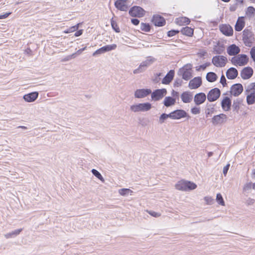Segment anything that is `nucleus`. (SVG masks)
<instances>
[{"label":"nucleus","mask_w":255,"mask_h":255,"mask_svg":"<svg viewBox=\"0 0 255 255\" xmlns=\"http://www.w3.org/2000/svg\"><path fill=\"white\" fill-rule=\"evenodd\" d=\"M197 185L194 183L185 180H181L175 184V188L181 191L191 190L195 189Z\"/></svg>","instance_id":"1"},{"label":"nucleus","mask_w":255,"mask_h":255,"mask_svg":"<svg viewBox=\"0 0 255 255\" xmlns=\"http://www.w3.org/2000/svg\"><path fill=\"white\" fill-rule=\"evenodd\" d=\"M177 74L181 76L182 79L186 81L190 79L192 77V66L191 64H187L182 68L179 69Z\"/></svg>","instance_id":"2"},{"label":"nucleus","mask_w":255,"mask_h":255,"mask_svg":"<svg viewBox=\"0 0 255 255\" xmlns=\"http://www.w3.org/2000/svg\"><path fill=\"white\" fill-rule=\"evenodd\" d=\"M231 61L235 66H243L248 63L249 57L246 54H239L238 56L232 57Z\"/></svg>","instance_id":"3"},{"label":"nucleus","mask_w":255,"mask_h":255,"mask_svg":"<svg viewBox=\"0 0 255 255\" xmlns=\"http://www.w3.org/2000/svg\"><path fill=\"white\" fill-rule=\"evenodd\" d=\"M151 108V104L148 102L137 104L130 107V110L134 113L147 112L149 111Z\"/></svg>","instance_id":"4"},{"label":"nucleus","mask_w":255,"mask_h":255,"mask_svg":"<svg viewBox=\"0 0 255 255\" xmlns=\"http://www.w3.org/2000/svg\"><path fill=\"white\" fill-rule=\"evenodd\" d=\"M129 14L132 17H142L145 13V11L140 6H133L128 11Z\"/></svg>","instance_id":"5"},{"label":"nucleus","mask_w":255,"mask_h":255,"mask_svg":"<svg viewBox=\"0 0 255 255\" xmlns=\"http://www.w3.org/2000/svg\"><path fill=\"white\" fill-rule=\"evenodd\" d=\"M227 61V58L222 55L215 56L212 60V63L217 67H224Z\"/></svg>","instance_id":"6"},{"label":"nucleus","mask_w":255,"mask_h":255,"mask_svg":"<svg viewBox=\"0 0 255 255\" xmlns=\"http://www.w3.org/2000/svg\"><path fill=\"white\" fill-rule=\"evenodd\" d=\"M243 39L247 46H251L253 40H254L252 32L250 30L245 29L243 32Z\"/></svg>","instance_id":"7"},{"label":"nucleus","mask_w":255,"mask_h":255,"mask_svg":"<svg viewBox=\"0 0 255 255\" xmlns=\"http://www.w3.org/2000/svg\"><path fill=\"white\" fill-rule=\"evenodd\" d=\"M171 119L172 120H179L183 118H187L188 119L190 116L187 112L183 110H176L170 113Z\"/></svg>","instance_id":"8"},{"label":"nucleus","mask_w":255,"mask_h":255,"mask_svg":"<svg viewBox=\"0 0 255 255\" xmlns=\"http://www.w3.org/2000/svg\"><path fill=\"white\" fill-rule=\"evenodd\" d=\"M228 117L224 114H220L214 116L212 119V123L214 126L222 125L225 123L227 121Z\"/></svg>","instance_id":"9"},{"label":"nucleus","mask_w":255,"mask_h":255,"mask_svg":"<svg viewBox=\"0 0 255 255\" xmlns=\"http://www.w3.org/2000/svg\"><path fill=\"white\" fill-rule=\"evenodd\" d=\"M221 91L219 89L215 88L211 89L207 95V99L210 102L216 101L220 96Z\"/></svg>","instance_id":"10"},{"label":"nucleus","mask_w":255,"mask_h":255,"mask_svg":"<svg viewBox=\"0 0 255 255\" xmlns=\"http://www.w3.org/2000/svg\"><path fill=\"white\" fill-rule=\"evenodd\" d=\"M167 93L165 89H157L151 93V97L152 100L157 101L162 99Z\"/></svg>","instance_id":"11"},{"label":"nucleus","mask_w":255,"mask_h":255,"mask_svg":"<svg viewBox=\"0 0 255 255\" xmlns=\"http://www.w3.org/2000/svg\"><path fill=\"white\" fill-rule=\"evenodd\" d=\"M128 2V0H117L115 6L119 10L127 11L129 7Z\"/></svg>","instance_id":"12"},{"label":"nucleus","mask_w":255,"mask_h":255,"mask_svg":"<svg viewBox=\"0 0 255 255\" xmlns=\"http://www.w3.org/2000/svg\"><path fill=\"white\" fill-rule=\"evenodd\" d=\"M243 87L241 84H235L231 88V93L235 97L239 96L243 91Z\"/></svg>","instance_id":"13"},{"label":"nucleus","mask_w":255,"mask_h":255,"mask_svg":"<svg viewBox=\"0 0 255 255\" xmlns=\"http://www.w3.org/2000/svg\"><path fill=\"white\" fill-rule=\"evenodd\" d=\"M151 93V90L148 89H137L134 92V97L136 98H143Z\"/></svg>","instance_id":"14"},{"label":"nucleus","mask_w":255,"mask_h":255,"mask_svg":"<svg viewBox=\"0 0 255 255\" xmlns=\"http://www.w3.org/2000/svg\"><path fill=\"white\" fill-rule=\"evenodd\" d=\"M202 85V79L200 77H197L191 80L189 83V87L191 89H196Z\"/></svg>","instance_id":"15"},{"label":"nucleus","mask_w":255,"mask_h":255,"mask_svg":"<svg viewBox=\"0 0 255 255\" xmlns=\"http://www.w3.org/2000/svg\"><path fill=\"white\" fill-rule=\"evenodd\" d=\"M253 70L250 67L244 68L241 72V76L244 80L250 78L253 74Z\"/></svg>","instance_id":"16"},{"label":"nucleus","mask_w":255,"mask_h":255,"mask_svg":"<svg viewBox=\"0 0 255 255\" xmlns=\"http://www.w3.org/2000/svg\"><path fill=\"white\" fill-rule=\"evenodd\" d=\"M219 28L221 32L226 36H230L233 34V29L229 24H222Z\"/></svg>","instance_id":"17"},{"label":"nucleus","mask_w":255,"mask_h":255,"mask_svg":"<svg viewBox=\"0 0 255 255\" xmlns=\"http://www.w3.org/2000/svg\"><path fill=\"white\" fill-rule=\"evenodd\" d=\"M39 93L38 92H33L23 96V98L27 102H33L38 98Z\"/></svg>","instance_id":"18"},{"label":"nucleus","mask_w":255,"mask_h":255,"mask_svg":"<svg viewBox=\"0 0 255 255\" xmlns=\"http://www.w3.org/2000/svg\"><path fill=\"white\" fill-rule=\"evenodd\" d=\"M240 51V48L235 44L230 45L227 49V52L230 56H235L238 54Z\"/></svg>","instance_id":"19"},{"label":"nucleus","mask_w":255,"mask_h":255,"mask_svg":"<svg viewBox=\"0 0 255 255\" xmlns=\"http://www.w3.org/2000/svg\"><path fill=\"white\" fill-rule=\"evenodd\" d=\"M152 22L157 26H163L166 23L164 17L159 15H154L152 19Z\"/></svg>","instance_id":"20"},{"label":"nucleus","mask_w":255,"mask_h":255,"mask_svg":"<svg viewBox=\"0 0 255 255\" xmlns=\"http://www.w3.org/2000/svg\"><path fill=\"white\" fill-rule=\"evenodd\" d=\"M206 96L204 93H199L194 96V101L196 105H200L206 101Z\"/></svg>","instance_id":"21"},{"label":"nucleus","mask_w":255,"mask_h":255,"mask_svg":"<svg viewBox=\"0 0 255 255\" xmlns=\"http://www.w3.org/2000/svg\"><path fill=\"white\" fill-rule=\"evenodd\" d=\"M231 104L232 102L230 98L225 97L221 102V107L224 111H229L231 109Z\"/></svg>","instance_id":"22"},{"label":"nucleus","mask_w":255,"mask_h":255,"mask_svg":"<svg viewBox=\"0 0 255 255\" xmlns=\"http://www.w3.org/2000/svg\"><path fill=\"white\" fill-rule=\"evenodd\" d=\"M238 75L237 70L234 67H231L228 69L226 72V76L228 79L233 80L235 79Z\"/></svg>","instance_id":"23"},{"label":"nucleus","mask_w":255,"mask_h":255,"mask_svg":"<svg viewBox=\"0 0 255 255\" xmlns=\"http://www.w3.org/2000/svg\"><path fill=\"white\" fill-rule=\"evenodd\" d=\"M174 76V71L170 70L162 79V83L163 84H169L173 80Z\"/></svg>","instance_id":"24"},{"label":"nucleus","mask_w":255,"mask_h":255,"mask_svg":"<svg viewBox=\"0 0 255 255\" xmlns=\"http://www.w3.org/2000/svg\"><path fill=\"white\" fill-rule=\"evenodd\" d=\"M192 94L190 92L186 91L184 92L181 95V98L182 102L184 103H189L191 102L192 100Z\"/></svg>","instance_id":"25"},{"label":"nucleus","mask_w":255,"mask_h":255,"mask_svg":"<svg viewBox=\"0 0 255 255\" xmlns=\"http://www.w3.org/2000/svg\"><path fill=\"white\" fill-rule=\"evenodd\" d=\"M245 26V21L243 19V17H240L238 18L236 23L235 26L236 31H241Z\"/></svg>","instance_id":"26"},{"label":"nucleus","mask_w":255,"mask_h":255,"mask_svg":"<svg viewBox=\"0 0 255 255\" xmlns=\"http://www.w3.org/2000/svg\"><path fill=\"white\" fill-rule=\"evenodd\" d=\"M176 102L175 99L171 97H166L165 98L163 104L166 107H169L171 106H173L175 104Z\"/></svg>","instance_id":"27"},{"label":"nucleus","mask_w":255,"mask_h":255,"mask_svg":"<svg viewBox=\"0 0 255 255\" xmlns=\"http://www.w3.org/2000/svg\"><path fill=\"white\" fill-rule=\"evenodd\" d=\"M214 105L212 104H207L205 110L206 117L207 118L213 114L215 112Z\"/></svg>","instance_id":"28"},{"label":"nucleus","mask_w":255,"mask_h":255,"mask_svg":"<svg viewBox=\"0 0 255 255\" xmlns=\"http://www.w3.org/2000/svg\"><path fill=\"white\" fill-rule=\"evenodd\" d=\"M180 31L183 35H185L188 36H192V35L193 34L194 30L193 28H192L191 27L186 26V27H183L181 29Z\"/></svg>","instance_id":"29"},{"label":"nucleus","mask_w":255,"mask_h":255,"mask_svg":"<svg viewBox=\"0 0 255 255\" xmlns=\"http://www.w3.org/2000/svg\"><path fill=\"white\" fill-rule=\"evenodd\" d=\"M217 78L216 74L213 72H209L206 75V79L209 82H215Z\"/></svg>","instance_id":"30"},{"label":"nucleus","mask_w":255,"mask_h":255,"mask_svg":"<svg viewBox=\"0 0 255 255\" xmlns=\"http://www.w3.org/2000/svg\"><path fill=\"white\" fill-rule=\"evenodd\" d=\"M247 103L248 105H253L255 103V94L253 93L247 94Z\"/></svg>","instance_id":"31"},{"label":"nucleus","mask_w":255,"mask_h":255,"mask_svg":"<svg viewBox=\"0 0 255 255\" xmlns=\"http://www.w3.org/2000/svg\"><path fill=\"white\" fill-rule=\"evenodd\" d=\"M176 21L177 24L181 25L183 24H189L190 20L188 18L186 17H182L177 18L176 19Z\"/></svg>","instance_id":"32"},{"label":"nucleus","mask_w":255,"mask_h":255,"mask_svg":"<svg viewBox=\"0 0 255 255\" xmlns=\"http://www.w3.org/2000/svg\"><path fill=\"white\" fill-rule=\"evenodd\" d=\"M246 94L253 93L255 94V82L251 83L247 87L246 91Z\"/></svg>","instance_id":"33"},{"label":"nucleus","mask_w":255,"mask_h":255,"mask_svg":"<svg viewBox=\"0 0 255 255\" xmlns=\"http://www.w3.org/2000/svg\"><path fill=\"white\" fill-rule=\"evenodd\" d=\"M117 46L115 44L111 45H107L102 47V50L104 53L108 52L113 50H115L117 48Z\"/></svg>","instance_id":"34"},{"label":"nucleus","mask_w":255,"mask_h":255,"mask_svg":"<svg viewBox=\"0 0 255 255\" xmlns=\"http://www.w3.org/2000/svg\"><path fill=\"white\" fill-rule=\"evenodd\" d=\"M147 67H145L141 62L139 67L137 69L133 70V73L134 74H139L145 71Z\"/></svg>","instance_id":"35"},{"label":"nucleus","mask_w":255,"mask_h":255,"mask_svg":"<svg viewBox=\"0 0 255 255\" xmlns=\"http://www.w3.org/2000/svg\"><path fill=\"white\" fill-rule=\"evenodd\" d=\"M168 118H170V113L168 114L163 113L162 114L159 118L158 123L160 124L164 123L166 120Z\"/></svg>","instance_id":"36"},{"label":"nucleus","mask_w":255,"mask_h":255,"mask_svg":"<svg viewBox=\"0 0 255 255\" xmlns=\"http://www.w3.org/2000/svg\"><path fill=\"white\" fill-rule=\"evenodd\" d=\"M151 29L150 25L147 23L141 22L140 23V29L144 32H149Z\"/></svg>","instance_id":"37"},{"label":"nucleus","mask_w":255,"mask_h":255,"mask_svg":"<svg viewBox=\"0 0 255 255\" xmlns=\"http://www.w3.org/2000/svg\"><path fill=\"white\" fill-rule=\"evenodd\" d=\"M246 13L248 16L250 17H253L255 15V8L253 6H249Z\"/></svg>","instance_id":"38"},{"label":"nucleus","mask_w":255,"mask_h":255,"mask_svg":"<svg viewBox=\"0 0 255 255\" xmlns=\"http://www.w3.org/2000/svg\"><path fill=\"white\" fill-rule=\"evenodd\" d=\"M155 59L154 58L149 57L146 60L142 61V63L145 67L147 68L148 66L151 65L155 61Z\"/></svg>","instance_id":"39"},{"label":"nucleus","mask_w":255,"mask_h":255,"mask_svg":"<svg viewBox=\"0 0 255 255\" xmlns=\"http://www.w3.org/2000/svg\"><path fill=\"white\" fill-rule=\"evenodd\" d=\"M111 24L112 28L116 32L119 33L120 32V29L119 27L117 22L114 20L113 18L111 19Z\"/></svg>","instance_id":"40"},{"label":"nucleus","mask_w":255,"mask_h":255,"mask_svg":"<svg viewBox=\"0 0 255 255\" xmlns=\"http://www.w3.org/2000/svg\"><path fill=\"white\" fill-rule=\"evenodd\" d=\"M92 174L102 182H104V179L101 173L96 169H93L91 170Z\"/></svg>","instance_id":"41"},{"label":"nucleus","mask_w":255,"mask_h":255,"mask_svg":"<svg viewBox=\"0 0 255 255\" xmlns=\"http://www.w3.org/2000/svg\"><path fill=\"white\" fill-rule=\"evenodd\" d=\"M240 102L238 99L234 101L233 104L232 105L233 110L238 112L240 109Z\"/></svg>","instance_id":"42"},{"label":"nucleus","mask_w":255,"mask_h":255,"mask_svg":"<svg viewBox=\"0 0 255 255\" xmlns=\"http://www.w3.org/2000/svg\"><path fill=\"white\" fill-rule=\"evenodd\" d=\"M216 201L219 204L224 206L225 202L224 201L222 195L220 193H218L216 196Z\"/></svg>","instance_id":"43"},{"label":"nucleus","mask_w":255,"mask_h":255,"mask_svg":"<svg viewBox=\"0 0 255 255\" xmlns=\"http://www.w3.org/2000/svg\"><path fill=\"white\" fill-rule=\"evenodd\" d=\"M132 191L129 189L123 188L119 190V193L122 196H126L129 194L130 192Z\"/></svg>","instance_id":"44"},{"label":"nucleus","mask_w":255,"mask_h":255,"mask_svg":"<svg viewBox=\"0 0 255 255\" xmlns=\"http://www.w3.org/2000/svg\"><path fill=\"white\" fill-rule=\"evenodd\" d=\"M214 50L216 54H220L223 52L224 49V47L222 46H215V47L214 48Z\"/></svg>","instance_id":"45"},{"label":"nucleus","mask_w":255,"mask_h":255,"mask_svg":"<svg viewBox=\"0 0 255 255\" xmlns=\"http://www.w3.org/2000/svg\"><path fill=\"white\" fill-rule=\"evenodd\" d=\"M182 82H183V81L181 79L176 78L175 79V80L174 81V82L173 84L174 87H178L181 86L182 84Z\"/></svg>","instance_id":"46"},{"label":"nucleus","mask_w":255,"mask_h":255,"mask_svg":"<svg viewBox=\"0 0 255 255\" xmlns=\"http://www.w3.org/2000/svg\"><path fill=\"white\" fill-rule=\"evenodd\" d=\"M253 188V184L252 182L247 183L244 186L243 190L244 191H249Z\"/></svg>","instance_id":"47"},{"label":"nucleus","mask_w":255,"mask_h":255,"mask_svg":"<svg viewBox=\"0 0 255 255\" xmlns=\"http://www.w3.org/2000/svg\"><path fill=\"white\" fill-rule=\"evenodd\" d=\"M179 31L178 30H171L168 31L167 36L168 37H172L173 36L175 35L176 34L178 33Z\"/></svg>","instance_id":"48"},{"label":"nucleus","mask_w":255,"mask_h":255,"mask_svg":"<svg viewBox=\"0 0 255 255\" xmlns=\"http://www.w3.org/2000/svg\"><path fill=\"white\" fill-rule=\"evenodd\" d=\"M79 27V24H77L73 26L70 27L67 31H65L66 33H70L72 32H74L77 30Z\"/></svg>","instance_id":"49"},{"label":"nucleus","mask_w":255,"mask_h":255,"mask_svg":"<svg viewBox=\"0 0 255 255\" xmlns=\"http://www.w3.org/2000/svg\"><path fill=\"white\" fill-rule=\"evenodd\" d=\"M191 111L193 114H199L200 113V108L194 107L191 109Z\"/></svg>","instance_id":"50"},{"label":"nucleus","mask_w":255,"mask_h":255,"mask_svg":"<svg viewBox=\"0 0 255 255\" xmlns=\"http://www.w3.org/2000/svg\"><path fill=\"white\" fill-rule=\"evenodd\" d=\"M204 200L208 205H212L214 203V199L210 197H205Z\"/></svg>","instance_id":"51"},{"label":"nucleus","mask_w":255,"mask_h":255,"mask_svg":"<svg viewBox=\"0 0 255 255\" xmlns=\"http://www.w3.org/2000/svg\"><path fill=\"white\" fill-rule=\"evenodd\" d=\"M226 81L225 76L222 75L220 79V83L222 84L223 87H225L227 85Z\"/></svg>","instance_id":"52"},{"label":"nucleus","mask_w":255,"mask_h":255,"mask_svg":"<svg viewBox=\"0 0 255 255\" xmlns=\"http://www.w3.org/2000/svg\"><path fill=\"white\" fill-rule=\"evenodd\" d=\"M250 54L253 61L255 62V47H253L251 49Z\"/></svg>","instance_id":"53"},{"label":"nucleus","mask_w":255,"mask_h":255,"mask_svg":"<svg viewBox=\"0 0 255 255\" xmlns=\"http://www.w3.org/2000/svg\"><path fill=\"white\" fill-rule=\"evenodd\" d=\"M104 52H103V50H102V47L98 49V50H97L96 51H95L93 53V56H96L97 55H99V54H103L104 53Z\"/></svg>","instance_id":"54"},{"label":"nucleus","mask_w":255,"mask_h":255,"mask_svg":"<svg viewBox=\"0 0 255 255\" xmlns=\"http://www.w3.org/2000/svg\"><path fill=\"white\" fill-rule=\"evenodd\" d=\"M149 214L154 217H158L160 216V214L157 212H155L154 211H150L148 212Z\"/></svg>","instance_id":"55"},{"label":"nucleus","mask_w":255,"mask_h":255,"mask_svg":"<svg viewBox=\"0 0 255 255\" xmlns=\"http://www.w3.org/2000/svg\"><path fill=\"white\" fill-rule=\"evenodd\" d=\"M207 54V52L206 51H201L197 53L198 57L203 58L204 56Z\"/></svg>","instance_id":"56"},{"label":"nucleus","mask_w":255,"mask_h":255,"mask_svg":"<svg viewBox=\"0 0 255 255\" xmlns=\"http://www.w3.org/2000/svg\"><path fill=\"white\" fill-rule=\"evenodd\" d=\"M22 229H19L15 230L11 232L12 236H16L18 235L22 231Z\"/></svg>","instance_id":"57"},{"label":"nucleus","mask_w":255,"mask_h":255,"mask_svg":"<svg viewBox=\"0 0 255 255\" xmlns=\"http://www.w3.org/2000/svg\"><path fill=\"white\" fill-rule=\"evenodd\" d=\"M229 167H230V164H227L223 168V174L225 176L226 175L227 172H228V171L229 169Z\"/></svg>","instance_id":"58"},{"label":"nucleus","mask_w":255,"mask_h":255,"mask_svg":"<svg viewBox=\"0 0 255 255\" xmlns=\"http://www.w3.org/2000/svg\"><path fill=\"white\" fill-rule=\"evenodd\" d=\"M211 65L210 62H206L205 64L200 65V67L201 68L202 70H204L207 67Z\"/></svg>","instance_id":"59"},{"label":"nucleus","mask_w":255,"mask_h":255,"mask_svg":"<svg viewBox=\"0 0 255 255\" xmlns=\"http://www.w3.org/2000/svg\"><path fill=\"white\" fill-rule=\"evenodd\" d=\"M131 22L134 25H137L139 23V20L137 18L131 19Z\"/></svg>","instance_id":"60"},{"label":"nucleus","mask_w":255,"mask_h":255,"mask_svg":"<svg viewBox=\"0 0 255 255\" xmlns=\"http://www.w3.org/2000/svg\"><path fill=\"white\" fill-rule=\"evenodd\" d=\"M237 3L234 4L233 5H231L230 7V10L231 11H235L237 8Z\"/></svg>","instance_id":"61"},{"label":"nucleus","mask_w":255,"mask_h":255,"mask_svg":"<svg viewBox=\"0 0 255 255\" xmlns=\"http://www.w3.org/2000/svg\"><path fill=\"white\" fill-rule=\"evenodd\" d=\"M82 33H83V30H79L77 31L75 33L74 35L76 37H77V36H80L81 35H82Z\"/></svg>","instance_id":"62"},{"label":"nucleus","mask_w":255,"mask_h":255,"mask_svg":"<svg viewBox=\"0 0 255 255\" xmlns=\"http://www.w3.org/2000/svg\"><path fill=\"white\" fill-rule=\"evenodd\" d=\"M12 233H7L6 234L4 235V237L6 238V239H8V238H10L12 237Z\"/></svg>","instance_id":"63"},{"label":"nucleus","mask_w":255,"mask_h":255,"mask_svg":"<svg viewBox=\"0 0 255 255\" xmlns=\"http://www.w3.org/2000/svg\"><path fill=\"white\" fill-rule=\"evenodd\" d=\"M179 95V93L178 92L175 91L174 90H172V96L173 97H178Z\"/></svg>","instance_id":"64"}]
</instances>
